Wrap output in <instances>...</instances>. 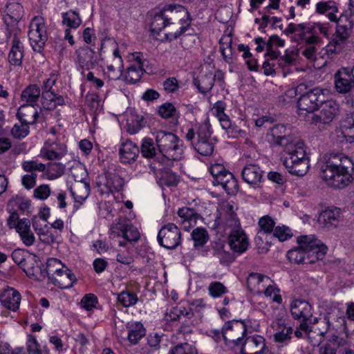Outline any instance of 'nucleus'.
I'll list each match as a JSON object with an SVG mask.
<instances>
[{
    "label": "nucleus",
    "mask_w": 354,
    "mask_h": 354,
    "mask_svg": "<svg viewBox=\"0 0 354 354\" xmlns=\"http://www.w3.org/2000/svg\"><path fill=\"white\" fill-rule=\"evenodd\" d=\"M110 231L113 237L122 236L129 241H137L140 238L137 227L121 218L117 220V223L111 227Z\"/></svg>",
    "instance_id": "nucleus-15"
},
{
    "label": "nucleus",
    "mask_w": 354,
    "mask_h": 354,
    "mask_svg": "<svg viewBox=\"0 0 354 354\" xmlns=\"http://www.w3.org/2000/svg\"><path fill=\"white\" fill-rule=\"evenodd\" d=\"M298 53L295 50H286L285 54L278 59L279 65L281 67L291 65L295 61Z\"/></svg>",
    "instance_id": "nucleus-59"
},
{
    "label": "nucleus",
    "mask_w": 354,
    "mask_h": 354,
    "mask_svg": "<svg viewBox=\"0 0 354 354\" xmlns=\"http://www.w3.org/2000/svg\"><path fill=\"white\" fill-rule=\"evenodd\" d=\"M169 26L165 17H163L162 10H160L153 17L150 30L153 35H159L160 32Z\"/></svg>",
    "instance_id": "nucleus-39"
},
{
    "label": "nucleus",
    "mask_w": 354,
    "mask_h": 354,
    "mask_svg": "<svg viewBox=\"0 0 354 354\" xmlns=\"http://www.w3.org/2000/svg\"><path fill=\"white\" fill-rule=\"evenodd\" d=\"M340 218V209L335 207L323 211L318 217V222L322 224L324 227L330 229L337 226Z\"/></svg>",
    "instance_id": "nucleus-23"
},
{
    "label": "nucleus",
    "mask_w": 354,
    "mask_h": 354,
    "mask_svg": "<svg viewBox=\"0 0 354 354\" xmlns=\"http://www.w3.org/2000/svg\"><path fill=\"white\" fill-rule=\"evenodd\" d=\"M65 165L60 162H52L48 165L47 174L50 179H56L62 176L65 171Z\"/></svg>",
    "instance_id": "nucleus-49"
},
{
    "label": "nucleus",
    "mask_w": 354,
    "mask_h": 354,
    "mask_svg": "<svg viewBox=\"0 0 354 354\" xmlns=\"http://www.w3.org/2000/svg\"><path fill=\"white\" fill-rule=\"evenodd\" d=\"M191 236L194 241V245L195 248H202L209 239L208 232L203 227H197L194 229L192 231Z\"/></svg>",
    "instance_id": "nucleus-44"
},
{
    "label": "nucleus",
    "mask_w": 354,
    "mask_h": 354,
    "mask_svg": "<svg viewBox=\"0 0 354 354\" xmlns=\"http://www.w3.org/2000/svg\"><path fill=\"white\" fill-rule=\"evenodd\" d=\"M263 171L255 164L246 165L241 172L243 180L249 185L259 184L263 178Z\"/></svg>",
    "instance_id": "nucleus-25"
},
{
    "label": "nucleus",
    "mask_w": 354,
    "mask_h": 354,
    "mask_svg": "<svg viewBox=\"0 0 354 354\" xmlns=\"http://www.w3.org/2000/svg\"><path fill=\"white\" fill-rule=\"evenodd\" d=\"M122 58H115V62H108L104 75L109 80H118L122 75Z\"/></svg>",
    "instance_id": "nucleus-35"
},
{
    "label": "nucleus",
    "mask_w": 354,
    "mask_h": 354,
    "mask_svg": "<svg viewBox=\"0 0 354 354\" xmlns=\"http://www.w3.org/2000/svg\"><path fill=\"white\" fill-rule=\"evenodd\" d=\"M62 16V24L66 25L69 28H77L81 23L82 19H80L79 14L73 10H69L66 12H63Z\"/></svg>",
    "instance_id": "nucleus-43"
},
{
    "label": "nucleus",
    "mask_w": 354,
    "mask_h": 354,
    "mask_svg": "<svg viewBox=\"0 0 354 354\" xmlns=\"http://www.w3.org/2000/svg\"><path fill=\"white\" fill-rule=\"evenodd\" d=\"M291 314L295 319L309 320L312 317V307L304 300L296 299L291 304Z\"/></svg>",
    "instance_id": "nucleus-24"
},
{
    "label": "nucleus",
    "mask_w": 354,
    "mask_h": 354,
    "mask_svg": "<svg viewBox=\"0 0 354 354\" xmlns=\"http://www.w3.org/2000/svg\"><path fill=\"white\" fill-rule=\"evenodd\" d=\"M62 278V280H64L65 278L68 279L66 283H60L59 282V288H70L73 286V283L76 281V277L75 274L67 268L64 270V272L62 273V276H60Z\"/></svg>",
    "instance_id": "nucleus-61"
},
{
    "label": "nucleus",
    "mask_w": 354,
    "mask_h": 354,
    "mask_svg": "<svg viewBox=\"0 0 354 354\" xmlns=\"http://www.w3.org/2000/svg\"><path fill=\"white\" fill-rule=\"evenodd\" d=\"M339 22L336 27V32L335 37L330 41L327 46V52L331 54L337 53L342 48V44L348 38L350 35V30L352 26H349V23L346 22L345 24H342Z\"/></svg>",
    "instance_id": "nucleus-18"
},
{
    "label": "nucleus",
    "mask_w": 354,
    "mask_h": 354,
    "mask_svg": "<svg viewBox=\"0 0 354 354\" xmlns=\"http://www.w3.org/2000/svg\"><path fill=\"white\" fill-rule=\"evenodd\" d=\"M238 228H234L230 232L228 242L230 248L234 252L242 254L248 249L249 241L245 232L240 227Z\"/></svg>",
    "instance_id": "nucleus-19"
},
{
    "label": "nucleus",
    "mask_w": 354,
    "mask_h": 354,
    "mask_svg": "<svg viewBox=\"0 0 354 354\" xmlns=\"http://www.w3.org/2000/svg\"><path fill=\"white\" fill-rule=\"evenodd\" d=\"M181 233L174 223H168L162 227L158 234L159 244L168 249L174 250L180 243Z\"/></svg>",
    "instance_id": "nucleus-10"
},
{
    "label": "nucleus",
    "mask_w": 354,
    "mask_h": 354,
    "mask_svg": "<svg viewBox=\"0 0 354 354\" xmlns=\"http://www.w3.org/2000/svg\"><path fill=\"white\" fill-rule=\"evenodd\" d=\"M66 153L64 144L48 140L41 149V156L48 160H59Z\"/></svg>",
    "instance_id": "nucleus-20"
},
{
    "label": "nucleus",
    "mask_w": 354,
    "mask_h": 354,
    "mask_svg": "<svg viewBox=\"0 0 354 354\" xmlns=\"http://www.w3.org/2000/svg\"><path fill=\"white\" fill-rule=\"evenodd\" d=\"M128 329L127 338L131 344H136L146 334V330L142 324L138 322H131L127 324Z\"/></svg>",
    "instance_id": "nucleus-33"
},
{
    "label": "nucleus",
    "mask_w": 354,
    "mask_h": 354,
    "mask_svg": "<svg viewBox=\"0 0 354 354\" xmlns=\"http://www.w3.org/2000/svg\"><path fill=\"white\" fill-rule=\"evenodd\" d=\"M140 149L132 141L127 140L121 145L120 148V156L121 161L124 163H129L136 160L138 156Z\"/></svg>",
    "instance_id": "nucleus-28"
},
{
    "label": "nucleus",
    "mask_w": 354,
    "mask_h": 354,
    "mask_svg": "<svg viewBox=\"0 0 354 354\" xmlns=\"http://www.w3.org/2000/svg\"><path fill=\"white\" fill-rule=\"evenodd\" d=\"M11 133L17 139H22L29 133V124L21 122V124H15L11 130Z\"/></svg>",
    "instance_id": "nucleus-57"
},
{
    "label": "nucleus",
    "mask_w": 354,
    "mask_h": 354,
    "mask_svg": "<svg viewBox=\"0 0 354 354\" xmlns=\"http://www.w3.org/2000/svg\"><path fill=\"white\" fill-rule=\"evenodd\" d=\"M269 129L267 135L268 141L284 147L283 165L288 172L299 176L305 175L309 169V159L304 149V142L299 138L287 135V129L283 124H276Z\"/></svg>",
    "instance_id": "nucleus-1"
},
{
    "label": "nucleus",
    "mask_w": 354,
    "mask_h": 354,
    "mask_svg": "<svg viewBox=\"0 0 354 354\" xmlns=\"http://www.w3.org/2000/svg\"><path fill=\"white\" fill-rule=\"evenodd\" d=\"M273 234L280 241H284L292 236L290 230L286 226H277L273 230Z\"/></svg>",
    "instance_id": "nucleus-64"
},
{
    "label": "nucleus",
    "mask_w": 354,
    "mask_h": 354,
    "mask_svg": "<svg viewBox=\"0 0 354 354\" xmlns=\"http://www.w3.org/2000/svg\"><path fill=\"white\" fill-rule=\"evenodd\" d=\"M64 266L61 261L57 259H50L47 263V272L48 274H56L57 276H62Z\"/></svg>",
    "instance_id": "nucleus-55"
},
{
    "label": "nucleus",
    "mask_w": 354,
    "mask_h": 354,
    "mask_svg": "<svg viewBox=\"0 0 354 354\" xmlns=\"http://www.w3.org/2000/svg\"><path fill=\"white\" fill-rule=\"evenodd\" d=\"M20 293L12 288H8L0 294V301L1 304L7 309L17 311L21 301Z\"/></svg>",
    "instance_id": "nucleus-22"
},
{
    "label": "nucleus",
    "mask_w": 354,
    "mask_h": 354,
    "mask_svg": "<svg viewBox=\"0 0 354 354\" xmlns=\"http://www.w3.org/2000/svg\"><path fill=\"white\" fill-rule=\"evenodd\" d=\"M216 77L212 72L208 71L194 78L193 83L200 93L205 94L212 90Z\"/></svg>",
    "instance_id": "nucleus-31"
},
{
    "label": "nucleus",
    "mask_w": 354,
    "mask_h": 354,
    "mask_svg": "<svg viewBox=\"0 0 354 354\" xmlns=\"http://www.w3.org/2000/svg\"><path fill=\"white\" fill-rule=\"evenodd\" d=\"M156 141L159 152L167 159H180L183 154L182 145L178 138L171 132L158 131L156 133Z\"/></svg>",
    "instance_id": "nucleus-5"
},
{
    "label": "nucleus",
    "mask_w": 354,
    "mask_h": 354,
    "mask_svg": "<svg viewBox=\"0 0 354 354\" xmlns=\"http://www.w3.org/2000/svg\"><path fill=\"white\" fill-rule=\"evenodd\" d=\"M97 303V298L93 294H87L81 300V306L86 310H91L95 307Z\"/></svg>",
    "instance_id": "nucleus-63"
},
{
    "label": "nucleus",
    "mask_w": 354,
    "mask_h": 354,
    "mask_svg": "<svg viewBox=\"0 0 354 354\" xmlns=\"http://www.w3.org/2000/svg\"><path fill=\"white\" fill-rule=\"evenodd\" d=\"M246 331L245 323L240 320L229 321L222 328V335L225 341L234 343L236 346L243 344Z\"/></svg>",
    "instance_id": "nucleus-8"
},
{
    "label": "nucleus",
    "mask_w": 354,
    "mask_h": 354,
    "mask_svg": "<svg viewBox=\"0 0 354 354\" xmlns=\"http://www.w3.org/2000/svg\"><path fill=\"white\" fill-rule=\"evenodd\" d=\"M78 62L82 68L88 70L93 68L97 63V57L95 51L86 47L78 51Z\"/></svg>",
    "instance_id": "nucleus-32"
},
{
    "label": "nucleus",
    "mask_w": 354,
    "mask_h": 354,
    "mask_svg": "<svg viewBox=\"0 0 354 354\" xmlns=\"http://www.w3.org/2000/svg\"><path fill=\"white\" fill-rule=\"evenodd\" d=\"M344 20L348 22L350 26H353L354 23V5L351 0H350L348 8L339 18V22H343Z\"/></svg>",
    "instance_id": "nucleus-62"
},
{
    "label": "nucleus",
    "mask_w": 354,
    "mask_h": 354,
    "mask_svg": "<svg viewBox=\"0 0 354 354\" xmlns=\"http://www.w3.org/2000/svg\"><path fill=\"white\" fill-rule=\"evenodd\" d=\"M177 214L180 218V225L186 231H189L191 228L194 227L197 221L201 218V215L194 208L188 207L180 208Z\"/></svg>",
    "instance_id": "nucleus-21"
},
{
    "label": "nucleus",
    "mask_w": 354,
    "mask_h": 354,
    "mask_svg": "<svg viewBox=\"0 0 354 354\" xmlns=\"http://www.w3.org/2000/svg\"><path fill=\"white\" fill-rule=\"evenodd\" d=\"M140 152L143 157L152 158L156 155V149L153 140L149 138H145L140 147Z\"/></svg>",
    "instance_id": "nucleus-46"
},
{
    "label": "nucleus",
    "mask_w": 354,
    "mask_h": 354,
    "mask_svg": "<svg viewBox=\"0 0 354 354\" xmlns=\"http://www.w3.org/2000/svg\"><path fill=\"white\" fill-rule=\"evenodd\" d=\"M310 24L301 23L296 24L290 23L288 25L287 28L283 30L286 35H295V40L299 43L305 44H319L320 38L316 35H310Z\"/></svg>",
    "instance_id": "nucleus-13"
},
{
    "label": "nucleus",
    "mask_w": 354,
    "mask_h": 354,
    "mask_svg": "<svg viewBox=\"0 0 354 354\" xmlns=\"http://www.w3.org/2000/svg\"><path fill=\"white\" fill-rule=\"evenodd\" d=\"M185 138L199 154L207 156L213 153L216 139L212 136L209 124L205 123L189 129Z\"/></svg>",
    "instance_id": "nucleus-3"
},
{
    "label": "nucleus",
    "mask_w": 354,
    "mask_h": 354,
    "mask_svg": "<svg viewBox=\"0 0 354 354\" xmlns=\"http://www.w3.org/2000/svg\"><path fill=\"white\" fill-rule=\"evenodd\" d=\"M317 111L315 113L306 115V120L310 124L315 125L330 123L339 112V105L333 100H324L320 102Z\"/></svg>",
    "instance_id": "nucleus-7"
},
{
    "label": "nucleus",
    "mask_w": 354,
    "mask_h": 354,
    "mask_svg": "<svg viewBox=\"0 0 354 354\" xmlns=\"http://www.w3.org/2000/svg\"><path fill=\"white\" fill-rule=\"evenodd\" d=\"M194 316V313L187 308L183 306H178L172 308L170 311L169 317L171 320L179 321L183 323V326H180L179 331L183 334L192 333L190 328L191 322L186 323L187 319H191Z\"/></svg>",
    "instance_id": "nucleus-17"
},
{
    "label": "nucleus",
    "mask_w": 354,
    "mask_h": 354,
    "mask_svg": "<svg viewBox=\"0 0 354 354\" xmlns=\"http://www.w3.org/2000/svg\"><path fill=\"white\" fill-rule=\"evenodd\" d=\"M8 15L15 21H19L23 16V6L19 3H12L7 5Z\"/></svg>",
    "instance_id": "nucleus-51"
},
{
    "label": "nucleus",
    "mask_w": 354,
    "mask_h": 354,
    "mask_svg": "<svg viewBox=\"0 0 354 354\" xmlns=\"http://www.w3.org/2000/svg\"><path fill=\"white\" fill-rule=\"evenodd\" d=\"M17 117L21 122L32 124L37 122L38 112L34 104H22L17 111Z\"/></svg>",
    "instance_id": "nucleus-30"
},
{
    "label": "nucleus",
    "mask_w": 354,
    "mask_h": 354,
    "mask_svg": "<svg viewBox=\"0 0 354 354\" xmlns=\"http://www.w3.org/2000/svg\"><path fill=\"white\" fill-rule=\"evenodd\" d=\"M220 51L224 60L230 64L233 62V54L232 50V38L229 36L223 37L219 41Z\"/></svg>",
    "instance_id": "nucleus-40"
},
{
    "label": "nucleus",
    "mask_w": 354,
    "mask_h": 354,
    "mask_svg": "<svg viewBox=\"0 0 354 354\" xmlns=\"http://www.w3.org/2000/svg\"><path fill=\"white\" fill-rule=\"evenodd\" d=\"M319 167L321 178L330 187L344 188L353 180L354 163L342 153L326 155Z\"/></svg>",
    "instance_id": "nucleus-2"
},
{
    "label": "nucleus",
    "mask_w": 354,
    "mask_h": 354,
    "mask_svg": "<svg viewBox=\"0 0 354 354\" xmlns=\"http://www.w3.org/2000/svg\"><path fill=\"white\" fill-rule=\"evenodd\" d=\"M272 327L275 330L274 339L276 342L287 343L291 339L293 329L285 324V321L280 319L273 322Z\"/></svg>",
    "instance_id": "nucleus-26"
},
{
    "label": "nucleus",
    "mask_w": 354,
    "mask_h": 354,
    "mask_svg": "<svg viewBox=\"0 0 354 354\" xmlns=\"http://www.w3.org/2000/svg\"><path fill=\"white\" fill-rule=\"evenodd\" d=\"M124 185V180L115 173L106 174L105 186L111 193L120 192Z\"/></svg>",
    "instance_id": "nucleus-38"
},
{
    "label": "nucleus",
    "mask_w": 354,
    "mask_h": 354,
    "mask_svg": "<svg viewBox=\"0 0 354 354\" xmlns=\"http://www.w3.org/2000/svg\"><path fill=\"white\" fill-rule=\"evenodd\" d=\"M241 345L243 351L250 352L246 354H263L266 348L265 339L260 335L248 337Z\"/></svg>",
    "instance_id": "nucleus-27"
},
{
    "label": "nucleus",
    "mask_w": 354,
    "mask_h": 354,
    "mask_svg": "<svg viewBox=\"0 0 354 354\" xmlns=\"http://www.w3.org/2000/svg\"><path fill=\"white\" fill-rule=\"evenodd\" d=\"M237 209L234 203H223L221 205L220 216L218 217V225H222L223 227H239L240 221L236 213Z\"/></svg>",
    "instance_id": "nucleus-16"
},
{
    "label": "nucleus",
    "mask_w": 354,
    "mask_h": 354,
    "mask_svg": "<svg viewBox=\"0 0 354 354\" xmlns=\"http://www.w3.org/2000/svg\"><path fill=\"white\" fill-rule=\"evenodd\" d=\"M335 88L339 93H349L351 100L354 103V78L353 68H342L334 75Z\"/></svg>",
    "instance_id": "nucleus-11"
},
{
    "label": "nucleus",
    "mask_w": 354,
    "mask_h": 354,
    "mask_svg": "<svg viewBox=\"0 0 354 354\" xmlns=\"http://www.w3.org/2000/svg\"><path fill=\"white\" fill-rule=\"evenodd\" d=\"M118 299L124 306L128 307L136 304L138 301V297L134 293L122 292L118 295Z\"/></svg>",
    "instance_id": "nucleus-56"
},
{
    "label": "nucleus",
    "mask_w": 354,
    "mask_h": 354,
    "mask_svg": "<svg viewBox=\"0 0 354 354\" xmlns=\"http://www.w3.org/2000/svg\"><path fill=\"white\" fill-rule=\"evenodd\" d=\"M209 295L213 298L221 297L228 292L227 287L220 281H212L208 286Z\"/></svg>",
    "instance_id": "nucleus-48"
},
{
    "label": "nucleus",
    "mask_w": 354,
    "mask_h": 354,
    "mask_svg": "<svg viewBox=\"0 0 354 354\" xmlns=\"http://www.w3.org/2000/svg\"><path fill=\"white\" fill-rule=\"evenodd\" d=\"M28 37L33 50L41 53L47 41V35L45 26L38 17H35L31 22Z\"/></svg>",
    "instance_id": "nucleus-12"
},
{
    "label": "nucleus",
    "mask_w": 354,
    "mask_h": 354,
    "mask_svg": "<svg viewBox=\"0 0 354 354\" xmlns=\"http://www.w3.org/2000/svg\"><path fill=\"white\" fill-rule=\"evenodd\" d=\"M73 196L76 203H82L90 194V186L88 183L79 184L75 191L71 190Z\"/></svg>",
    "instance_id": "nucleus-45"
},
{
    "label": "nucleus",
    "mask_w": 354,
    "mask_h": 354,
    "mask_svg": "<svg viewBox=\"0 0 354 354\" xmlns=\"http://www.w3.org/2000/svg\"><path fill=\"white\" fill-rule=\"evenodd\" d=\"M270 281V277L259 274L252 272L250 274L247 279V284L252 291H261L264 289Z\"/></svg>",
    "instance_id": "nucleus-34"
},
{
    "label": "nucleus",
    "mask_w": 354,
    "mask_h": 354,
    "mask_svg": "<svg viewBox=\"0 0 354 354\" xmlns=\"http://www.w3.org/2000/svg\"><path fill=\"white\" fill-rule=\"evenodd\" d=\"M161 10L169 25H177L179 29L175 32H165L166 39L169 41L177 39L185 32L190 24L189 12L184 6L179 4L167 5Z\"/></svg>",
    "instance_id": "nucleus-4"
},
{
    "label": "nucleus",
    "mask_w": 354,
    "mask_h": 354,
    "mask_svg": "<svg viewBox=\"0 0 354 354\" xmlns=\"http://www.w3.org/2000/svg\"><path fill=\"white\" fill-rule=\"evenodd\" d=\"M145 71V68H140L139 65H130L124 75L125 81L130 84H135L140 80Z\"/></svg>",
    "instance_id": "nucleus-42"
},
{
    "label": "nucleus",
    "mask_w": 354,
    "mask_h": 354,
    "mask_svg": "<svg viewBox=\"0 0 354 354\" xmlns=\"http://www.w3.org/2000/svg\"><path fill=\"white\" fill-rule=\"evenodd\" d=\"M9 205L12 206H17L18 209L22 212H28L30 207V201L19 195H16L9 201Z\"/></svg>",
    "instance_id": "nucleus-50"
},
{
    "label": "nucleus",
    "mask_w": 354,
    "mask_h": 354,
    "mask_svg": "<svg viewBox=\"0 0 354 354\" xmlns=\"http://www.w3.org/2000/svg\"><path fill=\"white\" fill-rule=\"evenodd\" d=\"M299 245L306 250L307 263L313 264L323 259L328 250L327 247L315 235H302L297 238Z\"/></svg>",
    "instance_id": "nucleus-6"
},
{
    "label": "nucleus",
    "mask_w": 354,
    "mask_h": 354,
    "mask_svg": "<svg viewBox=\"0 0 354 354\" xmlns=\"http://www.w3.org/2000/svg\"><path fill=\"white\" fill-rule=\"evenodd\" d=\"M259 225L260 227L259 234H270L274 230L275 222L270 216L267 215L259 219Z\"/></svg>",
    "instance_id": "nucleus-53"
},
{
    "label": "nucleus",
    "mask_w": 354,
    "mask_h": 354,
    "mask_svg": "<svg viewBox=\"0 0 354 354\" xmlns=\"http://www.w3.org/2000/svg\"><path fill=\"white\" fill-rule=\"evenodd\" d=\"M324 98V90L318 87L314 88L299 97L297 102L299 109L300 111H306L307 115L315 113Z\"/></svg>",
    "instance_id": "nucleus-9"
},
{
    "label": "nucleus",
    "mask_w": 354,
    "mask_h": 354,
    "mask_svg": "<svg viewBox=\"0 0 354 354\" xmlns=\"http://www.w3.org/2000/svg\"><path fill=\"white\" fill-rule=\"evenodd\" d=\"M161 342V336L155 334H149L147 337V346L145 348L144 353L151 354L160 349V344Z\"/></svg>",
    "instance_id": "nucleus-47"
},
{
    "label": "nucleus",
    "mask_w": 354,
    "mask_h": 354,
    "mask_svg": "<svg viewBox=\"0 0 354 354\" xmlns=\"http://www.w3.org/2000/svg\"><path fill=\"white\" fill-rule=\"evenodd\" d=\"M341 127L345 135L354 138V112L346 116Z\"/></svg>",
    "instance_id": "nucleus-54"
},
{
    "label": "nucleus",
    "mask_w": 354,
    "mask_h": 354,
    "mask_svg": "<svg viewBox=\"0 0 354 354\" xmlns=\"http://www.w3.org/2000/svg\"><path fill=\"white\" fill-rule=\"evenodd\" d=\"M24 57V46L16 34L12 40V47L8 54L9 63L12 66H21Z\"/></svg>",
    "instance_id": "nucleus-29"
},
{
    "label": "nucleus",
    "mask_w": 354,
    "mask_h": 354,
    "mask_svg": "<svg viewBox=\"0 0 354 354\" xmlns=\"http://www.w3.org/2000/svg\"><path fill=\"white\" fill-rule=\"evenodd\" d=\"M285 41L278 35H272L270 37L266 43V56H268L272 60L277 59L279 56V51L274 50V47H282L284 46Z\"/></svg>",
    "instance_id": "nucleus-37"
},
{
    "label": "nucleus",
    "mask_w": 354,
    "mask_h": 354,
    "mask_svg": "<svg viewBox=\"0 0 354 354\" xmlns=\"http://www.w3.org/2000/svg\"><path fill=\"white\" fill-rule=\"evenodd\" d=\"M40 96L39 86L37 84H30L21 92V100L26 104H34L38 101Z\"/></svg>",
    "instance_id": "nucleus-36"
},
{
    "label": "nucleus",
    "mask_w": 354,
    "mask_h": 354,
    "mask_svg": "<svg viewBox=\"0 0 354 354\" xmlns=\"http://www.w3.org/2000/svg\"><path fill=\"white\" fill-rule=\"evenodd\" d=\"M319 325L318 331L322 337H324L327 333L338 330H344L346 333V330L345 317L343 316L338 317L333 313L325 315L322 319L319 320Z\"/></svg>",
    "instance_id": "nucleus-14"
},
{
    "label": "nucleus",
    "mask_w": 354,
    "mask_h": 354,
    "mask_svg": "<svg viewBox=\"0 0 354 354\" xmlns=\"http://www.w3.org/2000/svg\"><path fill=\"white\" fill-rule=\"evenodd\" d=\"M56 95L57 94L54 91L41 93V105L43 108L46 110L55 109V104L52 103L54 102Z\"/></svg>",
    "instance_id": "nucleus-58"
},
{
    "label": "nucleus",
    "mask_w": 354,
    "mask_h": 354,
    "mask_svg": "<svg viewBox=\"0 0 354 354\" xmlns=\"http://www.w3.org/2000/svg\"><path fill=\"white\" fill-rule=\"evenodd\" d=\"M287 257L290 262L295 263L309 264V263H307L306 250L301 247V245H299L297 248L290 250L287 253Z\"/></svg>",
    "instance_id": "nucleus-41"
},
{
    "label": "nucleus",
    "mask_w": 354,
    "mask_h": 354,
    "mask_svg": "<svg viewBox=\"0 0 354 354\" xmlns=\"http://www.w3.org/2000/svg\"><path fill=\"white\" fill-rule=\"evenodd\" d=\"M22 168L27 172L35 173V171H44L46 169V165L37 161H25L22 164Z\"/></svg>",
    "instance_id": "nucleus-60"
},
{
    "label": "nucleus",
    "mask_w": 354,
    "mask_h": 354,
    "mask_svg": "<svg viewBox=\"0 0 354 354\" xmlns=\"http://www.w3.org/2000/svg\"><path fill=\"white\" fill-rule=\"evenodd\" d=\"M170 354H198L195 346L188 343H181L171 348Z\"/></svg>",
    "instance_id": "nucleus-52"
}]
</instances>
